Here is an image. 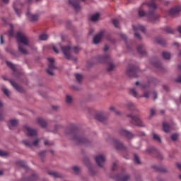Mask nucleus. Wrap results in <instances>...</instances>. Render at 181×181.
<instances>
[{
  "label": "nucleus",
  "mask_w": 181,
  "mask_h": 181,
  "mask_svg": "<svg viewBox=\"0 0 181 181\" xmlns=\"http://www.w3.org/2000/svg\"><path fill=\"white\" fill-rule=\"evenodd\" d=\"M9 83H11V86H13V88H14L15 90H17V92L22 93V91H23V90L22 89V88L21 86H18V85L15 83L14 81H13V80L9 81Z\"/></svg>",
  "instance_id": "23"
},
{
  "label": "nucleus",
  "mask_w": 181,
  "mask_h": 181,
  "mask_svg": "<svg viewBox=\"0 0 181 181\" xmlns=\"http://www.w3.org/2000/svg\"><path fill=\"white\" fill-rule=\"evenodd\" d=\"M39 156H40V157L43 158V156H45V151H43L42 152H40Z\"/></svg>",
  "instance_id": "57"
},
{
  "label": "nucleus",
  "mask_w": 181,
  "mask_h": 181,
  "mask_svg": "<svg viewBox=\"0 0 181 181\" xmlns=\"http://www.w3.org/2000/svg\"><path fill=\"white\" fill-rule=\"evenodd\" d=\"M148 8L156 9L157 6L153 1H150V2H148Z\"/></svg>",
  "instance_id": "30"
},
{
  "label": "nucleus",
  "mask_w": 181,
  "mask_h": 181,
  "mask_svg": "<svg viewBox=\"0 0 181 181\" xmlns=\"http://www.w3.org/2000/svg\"><path fill=\"white\" fill-rule=\"evenodd\" d=\"M134 38L140 40V35H138V33H134Z\"/></svg>",
  "instance_id": "59"
},
{
  "label": "nucleus",
  "mask_w": 181,
  "mask_h": 181,
  "mask_svg": "<svg viewBox=\"0 0 181 181\" xmlns=\"http://www.w3.org/2000/svg\"><path fill=\"white\" fill-rule=\"evenodd\" d=\"M134 163H136V165L140 164V160L138 158V156H136V154H134Z\"/></svg>",
  "instance_id": "45"
},
{
  "label": "nucleus",
  "mask_w": 181,
  "mask_h": 181,
  "mask_svg": "<svg viewBox=\"0 0 181 181\" xmlns=\"http://www.w3.org/2000/svg\"><path fill=\"white\" fill-rule=\"evenodd\" d=\"M83 79V76L79 74H76V81H78V82H81Z\"/></svg>",
  "instance_id": "40"
},
{
  "label": "nucleus",
  "mask_w": 181,
  "mask_h": 181,
  "mask_svg": "<svg viewBox=\"0 0 181 181\" xmlns=\"http://www.w3.org/2000/svg\"><path fill=\"white\" fill-rule=\"evenodd\" d=\"M24 131L26 132V136L28 137H35L37 136V131L30 128L28 126H24L23 127Z\"/></svg>",
  "instance_id": "8"
},
{
  "label": "nucleus",
  "mask_w": 181,
  "mask_h": 181,
  "mask_svg": "<svg viewBox=\"0 0 181 181\" xmlns=\"http://www.w3.org/2000/svg\"><path fill=\"white\" fill-rule=\"evenodd\" d=\"M110 111L114 112L116 115H119L120 112L119 111L115 110V108L114 107H110Z\"/></svg>",
  "instance_id": "42"
},
{
  "label": "nucleus",
  "mask_w": 181,
  "mask_h": 181,
  "mask_svg": "<svg viewBox=\"0 0 181 181\" xmlns=\"http://www.w3.org/2000/svg\"><path fill=\"white\" fill-rule=\"evenodd\" d=\"M181 8L180 6H176L171 10H169V15L171 16V17L175 18L176 16L178 15V13H180Z\"/></svg>",
  "instance_id": "14"
},
{
  "label": "nucleus",
  "mask_w": 181,
  "mask_h": 181,
  "mask_svg": "<svg viewBox=\"0 0 181 181\" xmlns=\"http://www.w3.org/2000/svg\"><path fill=\"white\" fill-rule=\"evenodd\" d=\"M16 39H17V42L18 43V52H21L23 54H28V51L22 47V45L28 46V37H26V35L22 33H17Z\"/></svg>",
  "instance_id": "2"
},
{
  "label": "nucleus",
  "mask_w": 181,
  "mask_h": 181,
  "mask_svg": "<svg viewBox=\"0 0 181 181\" xmlns=\"http://www.w3.org/2000/svg\"><path fill=\"white\" fill-rule=\"evenodd\" d=\"M97 59L98 60V63L108 64V68H107V71H108V72L112 71V70H114L115 66L114 64H112V59L110 58V56H98L97 57Z\"/></svg>",
  "instance_id": "4"
},
{
  "label": "nucleus",
  "mask_w": 181,
  "mask_h": 181,
  "mask_svg": "<svg viewBox=\"0 0 181 181\" xmlns=\"http://www.w3.org/2000/svg\"><path fill=\"white\" fill-rule=\"evenodd\" d=\"M16 164H17L18 167L23 168L24 169H28V167L26 166V163H25L24 161L18 160L16 162Z\"/></svg>",
  "instance_id": "28"
},
{
  "label": "nucleus",
  "mask_w": 181,
  "mask_h": 181,
  "mask_svg": "<svg viewBox=\"0 0 181 181\" xmlns=\"http://www.w3.org/2000/svg\"><path fill=\"white\" fill-rule=\"evenodd\" d=\"M154 152H156V149L153 148H151L150 149H148V153H152Z\"/></svg>",
  "instance_id": "55"
},
{
  "label": "nucleus",
  "mask_w": 181,
  "mask_h": 181,
  "mask_svg": "<svg viewBox=\"0 0 181 181\" xmlns=\"http://www.w3.org/2000/svg\"><path fill=\"white\" fill-rule=\"evenodd\" d=\"M114 180H116V181H128L129 175H124L123 173H121L115 176Z\"/></svg>",
  "instance_id": "16"
},
{
  "label": "nucleus",
  "mask_w": 181,
  "mask_h": 181,
  "mask_svg": "<svg viewBox=\"0 0 181 181\" xmlns=\"http://www.w3.org/2000/svg\"><path fill=\"white\" fill-rule=\"evenodd\" d=\"M61 49L62 50V54H64V58L70 60L71 59V53H76L79 52V47H70V46H64L61 47Z\"/></svg>",
  "instance_id": "3"
},
{
  "label": "nucleus",
  "mask_w": 181,
  "mask_h": 181,
  "mask_svg": "<svg viewBox=\"0 0 181 181\" xmlns=\"http://www.w3.org/2000/svg\"><path fill=\"white\" fill-rule=\"evenodd\" d=\"M178 139V135L177 134L171 135V140L176 141V139Z\"/></svg>",
  "instance_id": "50"
},
{
  "label": "nucleus",
  "mask_w": 181,
  "mask_h": 181,
  "mask_svg": "<svg viewBox=\"0 0 181 181\" xmlns=\"http://www.w3.org/2000/svg\"><path fill=\"white\" fill-rule=\"evenodd\" d=\"M126 107H127V110H129V111L134 110V104L131 102H127V104H126Z\"/></svg>",
  "instance_id": "29"
},
{
  "label": "nucleus",
  "mask_w": 181,
  "mask_h": 181,
  "mask_svg": "<svg viewBox=\"0 0 181 181\" xmlns=\"http://www.w3.org/2000/svg\"><path fill=\"white\" fill-rule=\"evenodd\" d=\"M95 161L97 162L98 167L102 168L104 165L105 159L103 156L98 155L95 157Z\"/></svg>",
  "instance_id": "17"
},
{
  "label": "nucleus",
  "mask_w": 181,
  "mask_h": 181,
  "mask_svg": "<svg viewBox=\"0 0 181 181\" xmlns=\"http://www.w3.org/2000/svg\"><path fill=\"white\" fill-rule=\"evenodd\" d=\"M162 57H163L165 60H168L170 59V54L167 52H163V53H162Z\"/></svg>",
  "instance_id": "34"
},
{
  "label": "nucleus",
  "mask_w": 181,
  "mask_h": 181,
  "mask_svg": "<svg viewBox=\"0 0 181 181\" xmlns=\"http://www.w3.org/2000/svg\"><path fill=\"white\" fill-rule=\"evenodd\" d=\"M43 144H45V146L52 145L51 142H49L47 141H45V142H43Z\"/></svg>",
  "instance_id": "58"
},
{
  "label": "nucleus",
  "mask_w": 181,
  "mask_h": 181,
  "mask_svg": "<svg viewBox=\"0 0 181 181\" xmlns=\"http://www.w3.org/2000/svg\"><path fill=\"white\" fill-rule=\"evenodd\" d=\"M72 170H74V173H75L76 174L79 173V168H78L77 166H74L72 168Z\"/></svg>",
  "instance_id": "48"
},
{
  "label": "nucleus",
  "mask_w": 181,
  "mask_h": 181,
  "mask_svg": "<svg viewBox=\"0 0 181 181\" xmlns=\"http://www.w3.org/2000/svg\"><path fill=\"white\" fill-rule=\"evenodd\" d=\"M155 115H156V110H153V109H151V110H150V116H151V117H153V116Z\"/></svg>",
  "instance_id": "53"
},
{
  "label": "nucleus",
  "mask_w": 181,
  "mask_h": 181,
  "mask_svg": "<svg viewBox=\"0 0 181 181\" xmlns=\"http://www.w3.org/2000/svg\"><path fill=\"white\" fill-rule=\"evenodd\" d=\"M71 103V97L70 95H66V104Z\"/></svg>",
  "instance_id": "49"
},
{
  "label": "nucleus",
  "mask_w": 181,
  "mask_h": 181,
  "mask_svg": "<svg viewBox=\"0 0 181 181\" xmlns=\"http://www.w3.org/2000/svg\"><path fill=\"white\" fill-rule=\"evenodd\" d=\"M177 168L178 170H180V172H181V164H180V163H177Z\"/></svg>",
  "instance_id": "63"
},
{
  "label": "nucleus",
  "mask_w": 181,
  "mask_h": 181,
  "mask_svg": "<svg viewBox=\"0 0 181 181\" xmlns=\"http://www.w3.org/2000/svg\"><path fill=\"white\" fill-rule=\"evenodd\" d=\"M153 62H152V65H153V67H156V68L161 67V63L159 62V60L157 59V58L153 57Z\"/></svg>",
  "instance_id": "25"
},
{
  "label": "nucleus",
  "mask_w": 181,
  "mask_h": 181,
  "mask_svg": "<svg viewBox=\"0 0 181 181\" xmlns=\"http://www.w3.org/2000/svg\"><path fill=\"white\" fill-rule=\"evenodd\" d=\"M119 37L123 39V41H125V45H127V49H130L131 46L129 45V44H132V41H127V36H125V34H119Z\"/></svg>",
  "instance_id": "24"
},
{
  "label": "nucleus",
  "mask_w": 181,
  "mask_h": 181,
  "mask_svg": "<svg viewBox=\"0 0 181 181\" xmlns=\"http://www.w3.org/2000/svg\"><path fill=\"white\" fill-rule=\"evenodd\" d=\"M6 64H7V66H8L9 69H11L13 71L15 72L16 71V66L14 64H11L9 62H6Z\"/></svg>",
  "instance_id": "31"
},
{
  "label": "nucleus",
  "mask_w": 181,
  "mask_h": 181,
  "mask_svg": "<svg viewBox=\"0 0 181 181\" xmlns=\"http://www.w3.org/2000/svg\"><path fill=\"white\" fill-rule=\"evenodd\" d=\"M68 4L72 6L74 11H76V12L81 11V6H79V0H68Z\"/></svg>",
  "instance_id": "9"
},
{
  "label": "nucleus",
  "mask_w": 181,
  "mask_h": 181,
  "mask_svg": "<svg viewBox=\"0 0 181 181\" xmlns=\"http://www.w3.org/2000/svg\"><path fill=\"white\" fill-rule=\"evenodd\" d=\"M170 131V127L167 123L163 122V132L168 133Z\"/></svg>",
  "instance_id": "38"
},
{
  "label": "nucleus",
  "mask_w": 181,
  "mask_h": 181,
  "mask_svg": "<svg viewBox=\"0 0 181 181\" xmlns=\"http://www.w3.org/2000/svg\"><path fill=\"white\" fill-rule=\"evenodd\" d=\"M37 124H40V127L45 128V127L47 126V123H46L45 120H44L43 119H42L40 117L37 119Z\"/></svg>",
  "instance_id": "27"
},
{
  "label": "nucleus",
  "mask_w": 181,
  "mask_h": 181,
  "mask_svg": "<svg viewBox=\"0 0 181 181\" xmlns=\"http://www.w3.org/2000/svg\"><path fill=\"white\" fill-rule=\"evenodd\" d=\"M36 180H37V175H35V173L32 174V177H30V181H35Z\"/></svg>",
  "instance_id": "44"
},
{
  "label": "nucleus",
  "mask_w": 181,
  "mask_h": 181,
  "mask_svg": "<svg viewBox=\"0 0 181 181\" xmlns=\"http://www.w3.org/2000/svg\"><path fill=\"white\" fill-rule=\"evenodd\" d=\"M40 40H47V35L46 34H42L40 35Z\"/></svg>",
  "instance_id": "46"
},
{
  "label": "nucleus",
  "mask_w": 181,
  "mask_h": 181,
  "mask_svg": "<svg viewBox=\"0 0 181 181\" xmlns=\"http://www.w3.org/2000/svg\"><path fill=\"white\" fill-rule=\"evenodd\" d=\"M66 134L70 136V139L78 145H88V140L79 133V129H77L76 126H73L72 129H68L66 130Z\"/></svg>",
  "instance_id": "1"
},
{
  "label": "nucleus",
  "mask_w": 181,
  "mask_h": 181,
  "mask_svg": "<svg viewBox=\"0 0 181 181\" xmlns=\"http://www.w3.org/2000/svg\"><path fill=\"white\" fill-rule=\"evenodd\" d=\"M136 52H139L140 56H146V50L144 49V45H140L139 47H136Z\"/></svg>",
  "instance_id": "22"
},
{
  "label": "nucleus",
  "mask_w": 181,
  "mask_h": 181,
  "mask_svg": "<svg viewBox=\"0 0 181 181\" xmlns=\"http://www.w3.org/2000/svg\"><path fill=\"white\" fill-rule=\"evenodd\" d=\"M139 17H146L148 18V21H156L159 18L157 14L153 13V11H150L149 13H145L142 10H139Z\"/></svg>",
  "instance_id": "5"
},
{
  "label": "nucleus",
  "mask_w": 181,
  "mask_h": 181,
  "mask_svg": "<svg viewBox=\"0 0 181 181\" xmlns=\"http://www.w3.org/2000/svg\"><path fill=\"white\" fill-rule=\"evenodd\" d=\"M3 91H4V95H6V96L9 97V90H8L6 88H4Z\"/></svg>",
  "instance_id": "51"
},
{
  "label": "nucleus",
  "mask_w": 181,
  "mask_h": 181,
  "mask_svg": "<svg viewBox=\"0 0 181 181\" xmlns=\"http://www.w3.org/2000/svg\"><path fill=\"white\" fill-rule=\"evenodd\" d=\"M18 122L16 119L9 120V129L16 127Z\"/></svg>",
  "instance_id": "33"
},
{
  "label": "nucleus",
  "mask_w": 181,
  "mask_h": 181,
  "mask_svg": "<svg viewBox=\"0 0 181 181\" xmlns=\"http://www.w3.org/2000/svg\"><path fill=\"white\" fill-rule=\"evenodd\" d=\"M40 143V139H36V140H34V141H30L28 140H23V144L24 146H26V147L32 148V146H37V144Z\"/></svg>",
  "instance_id": "12"
},
{
  "label": "nucleus",
  "mask_w": 181,
  "mask_h": 181,
  "mask_svg": "<svg viewBox=\"0 0 181 181\" xmlns=\"http://www.w3.org/2000/svg\"><path fill=\"white\" fill-rule=\"evenodd\" d=\"M156 42H158V44H159V45L165 46V40H163L161 38L156 39Z\"/></svg>",
  "instance_id": "36"
},
{
  "label": "nucleus",
  "mask_w": 181,
  "mask_h": 181,
  "mask_svg": "<svg viewBox=\"0 0 181 181\" xmlns=\"http://www.w3.org/2000/svg\"><path fill=\"white\" fill-rule=\"evenodd\" d=\"M153 140H156L158 142H161V139H160L159 135L153 134Z\"/></svg>",
  "instance_id": "41"
},
{
  "label": "nucleus",
  "mask_w": 181,
  "mask_h": 181,
  "mask_svg": "<svg viewBox=\"0 0 181 181\" xmlns=\"http://www.w3.org/2000/svg\"><path fill=\"white\" fill-rule=\"evenodd\" d=\"M13 34V25H9V37H12Z\"/></svg>",
  "instance_id": "43"
},
{
  "label": "nucleus",
  "mask_w": 181,
  "mask_h": 181,
  "mask_svg": "<svg viewBox=\"0 0 181 181\" xmlns=\"http://www.w3.org/2000/svg\"><path fill=\"white\" fill-rule=\"evenodd\" d=\"M98 18H99L98 13H95L94 15L90 16V21L96 22L97 21H98Z\"/></svg>",
  "instance_id": "32"
},
{
  "label": "nucleus",
  "mask_w": 181,
  "mask_h": 181,
  "mask_svg": "<svg viewBox=\"0 0 181 181\" xmlns=\"http://www.w3.org/2000/svg\"><path fill=\"white\" fill-rule=\"evenodd\" d=\"M26 17L28 18L30 21H32V22L37 21V15L30 14V11L26 12Z\"/></svg>",
  "instance_id": "20"
},
{
  "label": "nucleus",
  "mask_w": 181,
  "mask_h": 181,
  "mask_svg": "<svg viewBox=\"0 0 181 181\" xmlns=\"http://www.w3.org/2000/svg\"><path fill=\"white\" fill-rule=\"evenodd\" d=\"M15 13H17V16H21V10L16 9V8H15Z\"/></svg>",
  "instance_id": "56"
},
{
  "label": "nucleus",
  "mask_w": 181,
  "mask_h": 181,
  "mask_svg": "<svg viewBox=\"0 0 181 181\" xmlns=\"http://www.w3.org/2000/svg\"><path fill=\"white\" fill-rule=\"evenodd\" d=\"M177 31H178V33H180L181 35V26L178 27Z\"/></svg>",
  "instance_id": "64"
},
{
  "label": "nucleus",
  "mask_w": 181,
  "mask_h": 181,
  "mask_svg": "<svg viewBox=\"0 0 181 181\" xmlns=\"http://www.w3.org/2000/svg\"><path fill=\"white\" fill-rule=\"evenodd\" d=\"M127 117L131 119V124L136 127H143L142 121L138 117V115L133 116L132 115H127Z\"/></svg>",
  "instance_id": "7"
},
{
  "label": "nucleus",
  "mask_w": 181,
  "mask_h": 181,
  "mask_svg": "<svg viewBox=\"0 0 181 181\" xmlns=\"http://www.w3.org/2000/svg\"><path fill=\"white\" fill-rule=\"evenodd\" d=\"M165 33L173 34L175 33V30L170 28V27H165Z\"/></svg>",
  "instance_id": "37"
},
{
  "label": "nucleus",
  "mask_w": 181,
  "mask_h": 181,
  "mask_svg": "<svg viewBox=\"0 0 181 181\" xmlns=\"http://www.w3.org/2000/svg\"><path fill=\"white\" fill-rule=\"evenodd\" d=\"M47 61L49 62V66L47 68V74H49V76H52V70L56 69V67L54 66V64H52L54 62V59L52 58H49L47 59Z\"/></svg>",
  "instance_id": "11"
},
{
  "label": "nucleus",
  "mask_w": 181,
  "mask_h": 181,
  "mask_svg": "<svg viewBox=\"0 0 181 181\" xmlns=\"http://www.w3.org/2000/svg\"><path fill=\"white\" fill-rule=\"evenodd\" d=\"M112 24L114 25V27H116V28H118V26H117V24H118L117 19L112 20Z\"/></svg>",
  "instance_id": "47"
},
{
  "label": "nucleus",
  "mask_w": 181,
  "mask_h": 181,
  "mask_svg": "<svg viewBox=\"0 0 181 181\" xmlns=\"http://www.w3.org/2000/svg\"><path fill=\"white\" fill-rule=\"evenodd\" d=\"M140 71L138 70V67L130 65L127 68V71H126V74H127V76L129 77H138V73H139Z\"/></svg>",
  "instance_id": "6"
},
{
  "label": "nucleus",
  "mask_w": 181,
  "mask_h": 181,
  "mask_svg": "<svg viewBox=\"0 0 181 181\" xmlns=\"http://www.w3.org/2000/svg\"><path fill=\"white\" fill-rule=\"evenodd\" d=\"M114 146H116V149L119 151H122L125 149V146H123V144L119 143V141L116 139H114Z\"/></svg>",
  "instance_id": "21"
},
{
  "label": "nucleus",
  "mask_w": 181,
  "mask_h": 181,
  "mask_svg": "<svg viewBox=\"0 0 181 181\" xmlns=\"http://www.w3.org/2000/svg\"><path fill=\"white\" fill-rule=\"evenodd\" d=\"M129 93H130L131 95H133L134 98H148L149 97V92L148 91L144 92V95H142L141 96L138 95L136 90H134V89L129 90Z\"/></svg>",
  "instance_id": "10"
},
{
  "label": "nucleus",
  "mask_w": 181,
  "mask_h": 181,
  "mask_svg": "<svg viewBox=\"0 0 181 181\" xmlns=\"http://www.w3.org/2000/svg\"><path fill=\"white\" fill-rule=\"evenodd\" d=\"M133 30L134 33H136L137 31H140L142 33H146V28H144V26L137 25L136 26H133Z\"/></svg>",
  "instance_id": "19"
},
{
  "label": "nucleus",
  "mask_w": 181,
  "mask_h": 181,
  "mask_svg": "<svg viewBox=\"0 0 181 181\" xmlns=\"http://www.w3.org/2000/svg\"><path fill=\"white\" fill-rule=\"evenodd\" d=\"M49 176L52 177L53 178H60L62 177V175L59 173L53 172V171H49L48 172Z\"/></svg>",
  "instance_id": "26"
},
{
  "label": "nucleus",
  "mask_w": 181,
  "mask_h": 181,
  "mask_svg": "<svg viewBox=\"0 0 181 181\" xmlns=\"http://www.w3.org/2000/svg\"><path fill=\"white\" fill-rule=\"evenodd\" d=\"M6 156H7V153L0 151V156L4 157Z\"/></svg>",
  "instance_id": "54"
},
{
  "label": "nucleus",
  "mask_w": 181,
  "mask_h": 181,
  "mask_svg": "<svg viewBox=\"0 0 181 181\" xmlns=\"http://www.w3.org/2000/svg\"><path fill=\"white\" fill-rule=\"evenodd\" d=\"M95 119H97V121L104 123L106 122V117H104V113H98L97 115L95 116Z\"/></svg>",
  "instance_id": "18"
},
{
  "label": "nucleus",
  "mask_w": 181,
  "mask_h": 181,
  "mask_svg": "<svg viewBox=\"0 0 181 181\" xmlns=\"http://www.w3.org/2000/svg\"><path fill=\"white\" fill-rule=\"evenodd\" d=\"M117 169V163H114L113 165H112V171H115V170Z\"/></svg>",
  "instance_id": "52"
},
{
  "label": "nucleus",
  "mask_w": 181,
  "mask_h": 181,
  "mask_svg": "<svg viewBox=\"0 0 181 181\" xmlns=\"http://www.w3.org/2000/svg\"><path fill=\"white\" fill-rule=\"evenodd\" d=\"M175 81H177V83H181V76H178V78L175 79Z\"/></svg>",
  "instance_id": "60"
},
{
  "label": "nucleus",
  "mask_w": 181,
  "mask_h": 181,
  "mask_svg": "<svg viewBox=\"0 0 181 181\" xmlns=\"http://www.w3.org/2000/svg\"><path fill=\"white\" fill-rule=\"evenodd\" d=\"M119 136L125 137L127 139H131L132 138V134L131 132H129V131H127L123 129H119Z\"/></svg>",
  "instance_id": "13"
},
{
  "label": "nucleus",
  "mask_w": 181,
  "mask_h": 181,
  "mask_svg": "<svg viewBox=\"0 0 181 181\" xmlns=\"http://www.w3.org/2000/svg\"><path fill=\"white\" fill-rule=\"evenodd\" d=\"M6 52L13 54V50H11L9 48H6Z\"/></svg>",
  "instance_id": "62"
},
{
  "label": "nucleus",
  "mask_w": 181,
  "mask_h": 181,
  "mask_svg": "<svg viewBox=\"0 0 181 181\" xmlns=\"http://www.w3.org/2000/svg\"><path fill=\"white\" fill-rule=\"evenodd\" d=\"M134 85L136 86H140V88L142 90L145 89L146 88H148V85L144 84V83H140L138 82L134 83Z\"/></svg>",
  "instance_id": "39"
},
{
  "label": "nucleus",
  "mask_w": 181,
  "mask_h": 181,
  "mask_svg": "<svg viewBox=\"0 0 181 181\" xmlns=\"http://www.w3.org/2000/svg\"><path fill=\"white\" fill-rule=\"evenodd\" d=\"M152 95H153V100L157 99V93L156 92L152 93Z\"/></svg>",
  "instance_id": "61"
},
{
  "label": "nucleus",
  "mask_w": 181,
  "mask_h": 181,
  "mask_svg": "<svg viewBox=\"0 0 181 181\" xmlns=\"http://www.w3.org/2000/svg\"><path fill=\"white\" fill-rule=\"evenodd\" d=\"M83 163H85V166H87V168H89V171L93 172V169L90 168V163L88 162V159L85 158Z\"/></svg>",
  "instance_id": "35"
},
{
  "label": "nucleus",
  "mask_w": 181,
  "mask_h": 181,
  "mask_svg": "<svg viewBox=\"0 0 181 181\" xmlns=\"http://www.w3.org/2000/svg\"><path fill=\"white\" fill-rule=\"evenodd\" d=\"M104 31H100L95 37H93V44L97 45L98 42H100V40L104 37Z\"/></svg>",
  "instance_id": "15"
}]
</instances>
